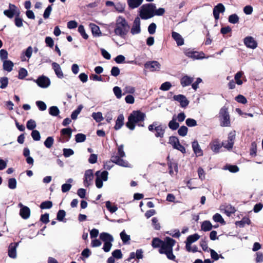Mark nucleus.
<instances>
[{
    "mask_svg": "<svg viewBox=\"0 0 263 263\" xmlns=\"http://www.w3.org/2000/svg\"><path fill=\"white\" fill-rule=\"evenodd\" d=\"M165 127H163L162 125H157L155 128L156 131L155 136L157 138H162L164 136L165 133Z\"/></svg>",
    "mask_w": 263,
    "mask_h": 263,
    "instance_id": "nucleus-32",
    "label": "nucleus"
},
{
    "mask_svg": "<svg viewBox=\"0 0 263 263\" xmlns=\"http://www.w3.org/2000/svg\"><path fill=\"white\" fill-rule=\"evenodd\" d=\"M168 127L173 130H175L178 129L179 127V124L177 122V119L175 116H174L168 124Z\"/></svg>",
    "mask_w": 263,
    "mask_h": 263,
    "instance_id": "nucleus-31",
    "label": "nucleus"
},
{
    "mask_svg": "<svg viewBox=\"0 0 263 263\" xmlns=\"http://www.w3.org/2000/svg\"><path fill=\"white\" fill-rule=\"evenodd\" d=\"M4 14L9 18H12L14 15L19 16L20 11L19 9L14 5L9 4V9L4 11Z\"/></svg>",
    "mask_w": 263,
    "mask_h": 263,
    "instance_id": "nucleus-9",
    "label": "nucleus"
},
{
    "mask_svg": "<svg viewBox=\"0 0 263 263\" xmlns=\"http://www.w3.org/2000/svg\"><path fill=\"white\" fill-rule=\"evenodd\" d=\"M169 143L171 144L174 148L176 149L182 153H185V147L180 144L178 139L175 136H171L169 138Z\"/></svg>",
    "mask_w": 263,
    "mask_h": 263,
    "instance_id": "nucleus-11",
    "label": "nucleus"
},
{
    "mask_svg": "<svg viewBox=\"0 0 263 263\" xmlns=\"http://www.w3.org/2000/svg\"><path fill=\"white\" fill-rule=\"evenodd\" d=\"M8 57V53L5 49H1L0 50V59L3 62L7 60Z\"/></svg>",
    "mask_w": 263,
    "mask_h": 263,
    "instance_id": "nucleus-54",
    "label": "nucleus"
},
{
    "mask_svg": "<svg viewBox=\"0 0 263 263\" xmlns=\"http://www.w3.org/2000/svg\"><path fill=\"white\" fill-rule=\"evenodd\" d=\"M75 139L78 143L83 142L86 140V136L83 134H78L76 135Z\"/></svg>",
    "mask_w": 263,
    "mask_h": 263,
    "instance_id": "nucleus-57",
    "label": "nucleus"
},
{
    "mask_svg": "<svg viewBox=\"0 0 263 263\" xmlns=\"http://www.w3.org/2000/svg\"><path fill=\"white\" fill-rule=\"evenodd\" d=\"M192 146L194 153L197 156H200L203 155L202 151L201 150L197 141H194L192 142Z\"/></svg>",
    "mask_w": 263,
    "mask_h": 263,
    "instance_id": "nucleus-24",
    "label": "nucleus"
},
{
    "mask_svg": "<svg viewBox=\"0 0 263 263\" xmlns=\"http://www.w3.org/2000/svg\"><path fill=\"white\" fill-rule=\"evenodd\" d=\"M225 11V7L221 3H219L213 9V15L216 20L219 18V13H223Z\"/></svg>",
    "mask_w": 263,
    "mask_h": 263,
    "instance_id": "nucleus-17",
    "label": "nucleus"
},
{
    "mask_svg": "<svg viewBox=\"0 0 263 263\" xmlns=\"http://www.w3.org/2000/svg\"><path fill=\"white\" fill-rule=\"evenodd\" d=\"M35 81L38 86L42 88H47L50 84V79L44 76L39 77Z\"/></svg>",
    "mask_w": 263,
    "mask_h": 263,
    "instance_id": "nucleus-13",
    "label": "nucleus"
},
{
    "mask_svg": "<svg viewBox=\"0 0 263 263\" xmlns=\"http://www.w3.org/2000/svg\"><path fill=\"white\" fill-rule=\"evenodd\" d=\"M91 116L97 122H100L104 119L102 114L101 112H93Z\"/></svg>",
    "mask_w": 263,
    "mask_h": 263,
    "instance_id": "nucleus-37",
    "label": "nucleus"
},
{
    "mask_svg": "<svg viewBox=\"0 0 263 263\" xmlns=\"http://www.w3.org/2000/svg\"><path fill=\"white\" fill-rule=\"evenodd\" d=\"M162 242H163V241L161 240V239H160L159 238H154L153 239L152 245L155 248H159V247L160 248Z\"/></svg>",
    "mask_w": 263,
    "mask_h": 263,
    "instance_id": "nucleus-41",
    "label": "nucleus"
},
{
    "mask_svg": "<svg viewBox=\"0 0 263 263\" xmlns=\"http://www.w3.org/2000/svg\"><path fill=\"white\" fill-rule=\"evenodd\" d=\"M36 126L35 121L30 119L27 122L26 127L29 130H33Z\"/></svg>",
    "mask_w": 263,
    "mask_h": 263,
    "instance_id": "nucleus-48",
    "label": "nucleus"
},
{
    "mask_svg": "<svg viewBox=\"0 0 263 263\" xmlns=\"http://www.w3.org/2000/svg\"><path fill=\"white\" fill-rule=\"evenodd\" d=\"M89 26L94 36L98 37L101 35L102 33L99 26L93 23H90Z\"/></svg>",
    "mask_w": 263,
    "mask_h": 263,
    "instance_id": "nucleus-25",
    "label": "nucleus"
},
{
    "mask_svg": "<svg viewBox=\"0 0 263 263\" xmlns=\"http://www.w3.org/2000/svg\"><path fill=\"white\" fill-rule=\"evenodd\" d=\"M16 180L15 178H10L8 180V187L9 189L14 190L16 187Z\"/></svg>",
    "mask_w": 263,
    "mask_h": 263,
    "instance_id": "nucleus-52",
    "label": "nucleus"
},
{
    "mask_svg": "<svg viewBox=\"0 0 263 263\" xmlns=\"http://www.w3.org/2000/svg\"><path fill=\"white\" fill-rule=\"evenodd\" d=\"M220 125L223 127H228L230 125V117L227 108L223 107L221 108L219 112Z\"/></svg>",
    "mask_w": 263,
    "mask_h": 263,
    "instance_id": "nucleus-7",
    "label": "nucleus"
},
{
    "mask_svg": "<svg viewBox=\"0 0 263 263\" xmlns=\"http://www.w3.org/2000/svg\"><path fill=\"white\" fill-rule=\"evenodd\" d=\"M65 215L66 212L65 211L63 210H60L57 213V219L60 221H62L63 220Z\"/></svg>",
    "mask_w": 263,
    "mask_h": 263,
    "instance_id": "nucleus-61",
    "label": "nucleus"
},
{
    "mask_svg": "<svg viewBox=\"0 0 263 263\" xmlns=\"http://www.w3.org/2000/svg\"><path fill=\"white\" fill-rule=\"evenodd\" d=\"M213 226L210 221H204L201 224V230L204 232L209 231L212 229Z\"/></svg>",
    "mask_w": 263,
    "mask_h": 263,
    "instance_id": "nucleus-36",
    "label": "nucleus"
},
{
    "mask_svg": "<svg viewBox=\"0 0 263 263\" xmlns=\"http://www.w3.org/2000/svg\"><path fill=\"white\" fill-rule=\"evenodd\" d=\"M184 53L187 57L193 59H201L204 58L203 55L204 54L203 52H198L188 49L184 51Z\"/></svg>",
    "mask_w": 263,
    "mask_h": 263,
    "instance_id": "nucleus-15",
    "label": "nucleus"
},
{
    "mask_svg": "<svg viewBox=\"0 0 263 263\" xmlns=\"http://www.w3.org/2000/svg\"><path fill=\"white\" fill-rule=\"evenodd\" d=\"M251 223L250 219L247 217H243L240 221H238L235 222V224L241 228L244 227L245 224L249 225Z\"/></svg>",
    "mask_w": 263,
    "mask_h": 263,
    "instance_id": "nucleus-34",
    "label": "nucleus"
},
{
    "mask_svg": "<svg viewBox=\"0 0 263 263\" xmlns=\"http://www.w3.org/2000/svg\"><path fill=\"white\" fill-rule=\"evenodd\" d=\"M243 72L239 71L237 72L235 75V80L236 81V84L239 85H241L243 83L242 80H240L241 78L243 75Z\"/></svg>",
    "mask_w": 263,
    "mask_h": 263,
    "instance_id": "nucleus-44",
    "label": "nucleus"
},
{
    "mask_svg": "<svg viewBox=\"0 0 263 263\" xmlns=\"http://www.w3.org/2000/svg\"><path fill=\"white\" fill-rule=\"evenodd\" d=\"M200 236L197 233L190 235L187 237L185 242V248L188 252H192L195 253L198 251V248L196 246H195L193 249H191V245L198 240Z\"/></svg>",
    "mask_w": 263,
    "mask_h": 263,
    "instance_id": "nucleus-8",
    "label": "nucleus"
},
{
    "mask_svg": "<svg viewBox=\"0 0 263 263\" xmlns=\"http://www.w3.org/2000/svg\"><path fill=\"white\" fill-rule=\"evenodd\" d=\"M28 72L26 69L21 68L18 71V78L23 79L27 76Z\"/></svg>",
    "mask_w": 263,
    "mask_h": 263,
    "instance_id": "nucleus-60",
    "label": "nucleus"
},
{
    "mask_svg": "<svg viewBox=\"0 0 263 263\" xmlns=\"http://www.w3.org/2000/svg\"><path fill=\"white\" fill-rule=\"evenodd\" d=\"M33 49L31 46H29L26 51L22 53L21 55L22 61H26L31 57Z\"/></svg>",
    "mask_w": 263,
    "mask_h": 263,
    "instance_id": "nucleus-21",
    "label": "nucleus"
},
{
    "mask_svg": "<svg viewBox=\"0 0 263 263\" xmlns=\"http://www.w3.org/2000/svg\"><path fill=\"white\" fill-rule=\"evenodd\" d=\"M20 214L21 216L25 219H28L30 215V210L29 208L27 206H23L20 211Z\"/></svg>",
    "mask_w": 263,
    "mask_h": 263,
    "instance_id": "nucleus-27",
    "label": "nucleus"
},
{
    "mask_svg": "<svg viewBox=\"0 0 263 263\" xmlns=\"http://www.w3.org/2000/svg\"><path fill=\"white\" fill-rule=\"evenodd\" d=\"M52 206V203L50 201H46L43 202L40 205V208L42 209H50Z\"/></svg>",
    "mask_w": 263,
    "mask_h": 263,
    "instance_id": "nucleus-51",
    "label": "nucleus"
},
{
    "mask_svg": "<svg viewBox=\"0 0 263 263\" xmlns=\"http://www.w3.org/2000/svg\"><path fill=\"white\" fill-rule=\"evenodd\" d=\"M31 135L32 138L35 141H39L41 139L40 132L37 130H32Z\"/></svg>",
    "mask_w": 263,
    "mask_h": 263,
    "instance_id": "nucleus-58",
    "label": "nucleus"
},
{
    "mask_svg": "<svg viewBox=\"0 0 263 263\" xmlns=\"http://www.w3.org/2000/svg\"><path fill=\"white\" fill-rule=\"evenodd\" d=\"M152 221L154 228L156 230H159L161 228V226L160 224L158 222V218L157 217H153Z\"/></svg>",
    "mask_w": 263,
    "mask_h": 263,
    "instance_id": "nucleus-55",
    "label": "nucleus"
},
{
    "mask_svg": "<svg viewBox=\"0 0 263 263\" xmlns=\"http://www.w3.org/2000/svg\"><path fill=\"white\" fill-rule=\"evenodd\" d=\"M244 44L248 47L251 49H255L257 46V43L252 36H247L244 39Z\"/></svg>",
    "mask_w": 263,
    "mask_h": 263,
    "instance_id": "nucleus-18",
    "label": "nucleus"
},
{
    "mask_svg": "<svg viewBox=\"0 0 263 263\" xmlns=\"http://www.w3.org/2000/svg\"><path fill=\"white\" fill-rule=\"evenodd\" d=\"M173 99L174 100L179 102L182 107H185L189 104V101L187 100L186 97L183 95H175L173 97Z\"/></svg>",
    "mask_w": 263,
    "mask_h": 263,
    "instance_id": "nucleus-16",
    "label": "nucleus"
},
{
    "mask_svg": "<svg viewBox=\"0 0 263 263\" xmlns=\"http://www.w3.org/2000/svg\"><path fill=\"white\" fill-rule=\"evenodd\" d=\"M36 105L39 109L41 111H44L47 108V106L45 102L42 101H37L36 102Z\"/></svg>",
    "mask_w": 263,
    "mask_h": 263,
    "instance_id": "nucleus-59",
    "label": "nucleus"
},
{
    "mask_svg": "<svg viewBox=\"0 0 263 263\" xmlns=\"http://www.w3.org/2000/svg\"><path fill=\"white\" fill-rule=\"evenodd\" d=\"M52 65L57 77L59 78H62L63 77V73L60 65L55 62H53Z\"/></svg>",
    "mask_w": 263,
    "mask_h": 263,
    "instance_id": "nucleus-26",
    "label": "nucleus"
},
{
    "mask_svg": "<svg viewBox=\"0 0 263 263\" xmlns=\"http://www.w3.org/2000/svg\"><path fill=\"white\" fill-rule=\"evenodd\" d=\"M176 241L174 239L169 237H166L164 240L163 241L161 248L159 250V252L162 254L167 251L173 250V247Z\"/></svg>",
    "mask_w": 263,
    "mask_h": 263,
    "instance_id": "nucleus-6",
    "label": "nucleus"
},
{
    "mask_svg": "<svg viewBox=\"0 0 263 263\" xmlns=\"http://www.w3.org/2000/svg\"><path fill=\"white\" fill-rule=\"evenodd\" d=\"M143 0H127V4L131 9L138 8L142 3Z\"/></svg>",
    "mask_w": 263,
    "mask_h": 263,
    "instance_id": "nucleus-33",
    "label": "nucleus"
},
{
    "mask_svg": "<svg viewBox=\"0 0 263 263\" xmlns=\"http://www.w3.org/2000/svg\"><path fill=\"white\" fill-rule=\"evenodd\" d=\"M83 107V106L82 105H80L78 108L72 112L71 115L72 119L76 120L77 118L78 115L81 111Z\"/></svg>",
    "mask_w": 263,
    "mask_h": 263,
    "instance_id": "nucleus-39",
    "label": "nucleus"
},
{
    "mask_svg": "<svg viewBox=\"0 0 263 263\" xmlns=\"http://www.w3.org/2000/svg\"><path fill=\"white\" fill-rule=\"evenodd\" d=\"M49 113L52 116H57L60 114V110L57 106H53L49 108Z\"/></svg>",
    "mask_w": 263,
    "mask_h": 263,
    "instance_id": "nucleus-38",
    "label": "nucleus"
},
{
    "mask_svg": "<svg viewBox=\"0 0 263 263\" xmlns=\"http://www.w3.org/2000/svg\"><path fill=\"white\" fill-rule=\"evenodd\" d=\"M156 7L154 4H146L141 7L139 10V16L143 20H147L155 15Z\"/></svg>",
    "mask_w": 263,
    "mask_h": 263,
    "instance_id": "nucleus-3",
    "label": "nucleus"
},
{
    "mask_svg": "<svg viewBox=\"0 0 263 263\" xmlns=\"http://www.w3.org/2000/svg\"><path fill=\"white\" fill-rule=\"evenodd\" d=\"M130 26L128 21L123 16H118L115 22L114 33L115 35L125 39L128 32Z\"/></svg>",
    "mask_w": 263,
    "mask_h": 263,
    "instance_id": "nucleus-1",
    "label": "nucleus"
},
{
    "mask_svg": "<svg viewBox=\"0 0 263 263\" xmlns=\"http://www.w3.org/2000/svg\"><path fill=\"white\" fill-rule=\"evenodd\" d=\"M144 67L151 71H158L160 69L161 65L158 62L153 61L146 62L144 65Z\"/></svg>",
    "mask_w": 263,
    "mask_h": 263,
    "instance_id": "nucleus-14",
    "label": "nucleus"
},
{
    "mask_svg": "<svg viewBox=\"0 0 263 263\" xmlns=\"http://www.w3.org/2000/svg\"><path fill=\"white\" fill-rule=\"evenodd\" d=\"M3 67L4 70L10 72L12 70L14 66L13 63L10 60H6L3 62Z\"/></svg>",
    "mask_w": 263,
    "mask_h": 263,
    "instance_id": "nucleus-30",
    "label": "nucleus"
},
{
    "mask_svg": "<svg viewBox=\"0 0 263 263\" xmlns=\"http://www.w3.org/2000/svg\"><path fill=\"white\" fill-rule=\"evenodd\" d=\"M172 36L176 41L178 46H182L184 44V40L179 33L173 31Z\"/></svg>",
    "mask_w": 263,
    "mask_h": 263,
    "instance_id": "nucleus-23",
    "label": "nucleus"
},
{
    "mask_svg": "<svg viewBox=\"0 0 263 263\" xmlns=\"http://www.w3.org/2000/svg\"><path fill=\"white\" fill-rule=\"evenodd\" d=\"M193 78L185 76L181 78L180 83L183 87H185L190 85L193 82Z\"/></svg>",
    "mask_w": 263,
    "mask_h": 263,
    "instance_id": "nucleus-29",
    "label": "nucleus"
},
{
    "mask_svg": "<svg viewBox=\"0 0 263 263\" xmlns=\"http://www.w3.org/2000/svg\"><path fill=\"white\" fill-rule=\"evenodd\" d=\"M61 133L62 135H67L70 138L71 136L72 130L70 128H63Z\"/></svg>",
    "mask_w": 263,
    "mask_h": 263,
    "instance_id": "nucleus-62",
    "label": "nucleus"
},
{
    "mask_svg": "<svg viewBox=\"0 0 263 263\" xmlns=\"http://www.w3.org/2000/svg\"><path fill=\"white\" fill-rule=\"evenodd\" d=\"M93 177V173L91 170H88L85 172V179L84 180L85 186H88L90 184V182L92 180Z\"/></svg>",
    "mask_w": 263,
    "mask_h": 263,
    "instance_id": "nucleus-22",
    "label": "nucleus"
},
{
    "mask_svg": "<svg viewBox=\"0 0 263 263\" xmlns=\"http://www.w3.org/2000/svg\"><path fill=\"white\" fill-rule=\"evenodd\" d=\"M213 219L215 222H219L223 224L225 223L224 219L222 217L221 215L218 213H216L213 216Z\"/></svg>",
    "mask_w": 263,
    "mask_h": 263,
    "instance_id": "nucleus-43",
    "label": "nucleus"
},
{
    "mask_svg": "<svg viewBox=\"0 0 263 263\" xmlns=\"http://www.w3.org/2000/svg\"><path fill=\"white\" fill-rule=\"evenodd\" d=\"M113 92L117 99H119L122 97V90L120 87L118 86L114 87L113 88Z\"/></svg>",
    "mask_w": 263,
    "mask_h": 263,
    "instance_id": "nucleus-42",
    "label": "nucleus"
},
{
    "mask_svg": "<svg viewBox=\"0 0 263 263\" xmlns=\"http://www.w3.org/2000/svg\"><path fill=\"white\" fill-rule=\"evenodd\" d=\"M235 139V134L233 133H230L228 135V140L222 142V146L229 151L232 149Z\"/></svg>",
    "mask_w": 263,
    "mask_h": 263,
    "instance_id": "nucleus-12",
    "label": "nucleus"
},
{
    "mask_svg": "<svg viewBox=\"0 0 263 263\" xmlns=\"http://www.w3.org/2000/svg\"><path fill=\"white\" fill-rule=\"evenodd\" d=\"M18 245V242L11 243L9 247L8 255L12 258L16 257V248Z\"/></svg>",
    "mask_w": 263,
    "mask_h": 263,
    "instance_id": "nucleus-20",
    "label": "nucleus"
},
{
    "mask_svg": "<svg viewBox=\"0 0 263 263\" xmlns=\"http://www.w3.org/2000/svg\"><path fill=\"white\" fill-rule=\"evenodd\" d=\"M239 17L236 14H233L229 16V22L232 24H236L239 21Z\"/></svg>",
    "mask_w": 263,
    "mask_h": 263,
    "instance_id": "nucleus-45",
    "label": "nucleus"
},
{
    "mask_svg": "<svg viewBox=\"0 0 263 263\" xmlns=\"http://www.w3.org/2000/svg\"><path fill=\"white\" fill-rule=\"evenodd\" d=\"M188 128L185 126H181L178 130V134L182 137H184L187 135Z\"/></svg>",
    "mask_w": 263,
    "mask_h": 263,
    "instance_id": "nucleus-47",
    "label": "nucleus"
},
{
    "mask_svg": "<svg viewBox=\"0 0 263 263\" xmlns=\"http://www.w3.org/2000/svg\"><path fill=\"white\" fill-rule=\"evenodd\" d=\"M78 31L84 39H87L88 35L85 32L84 27L83 25H81L78 27Z\"/></svg>",
    "mask_w": 263,
    "mask_h": 263,
    "instance_id": "nucleus-50",
    "label": "nucleus"
},
{
    "mask_svg": "<svg viewBox=\"0 0 263 263\" xmlns=\"http://www.w3.org/2000/svg\"><path fill=\"white\" fill-rule=\"evenodd\" d=\"M108 175V173L106 171H104L103 172L98 171L96 173V177L98 178H101V179L103 180L104 181H106L107 180Z\"/></svg>",
    "mask_w": 263,
    "mask_h": 263,
    "instance_id": "nucleus-35",
    "label": "nucleus"
},
{
    "mask_svg": "<svg viewBox=\"0 0 263 263\" xmlns=\"http://www.w3.org/2000/svg\"><path fill=\"white\" fill-rule=\"evenodd\" d=\"M124 117L122 114L118 116L116 121V124L114 127L116 130L120 129L124 124Z\"/></svg>",
    "mask_w": 263,
    "mask_h": 263,
    "instance_id": "nucleus-28",
    "label": "nucleus"
},
{
    "mask_svg": "<svg viewBox=\"0 0 263 263\" xmlns=\"http://www.w3.org/2000/svg\"><path fill=\"white\" fill-rule=\"evenodd\" d=\"M145 115L143 112L137 110L134 111L129 116L128 122L126 123V126L130 130H134L135 127V124L144 121Z\"/></svg>",
    "mask_w": 263,
    "mask_h": 263,
    "instance_id": "nucleus-2",
    "label": "nucleus"
},
{
    "mask_svg": "<svg viewBox=\"0 0 263 263\" xmlns=\"http://www.w3.org/2000/svg\"><path fill=\"white\" fill-rule=\"evenodd\" d=\"M106 206L107 210L111 213L115 212L118 210L116 205L111 206V202L109 201L106 202Z\"/></svg>",
    "mask_w": 263,
    "mask_h": 263,
    "instance_id": "nucleus-46",
    "label": "nucleus"
},
{
    "mask_svg": "<svg viewBox=\"0 0 263 263\" xmlns=\"http://www.w3.org/2000/svg\"><path fill=\"white\" fill-rule=\"evenodd\" d=\"M172 87V84L170 82H165L162 83L160 87V89L163 91L168 90Z\"/></svg>",
    "mask_w": 263,
    "mask_h": 263,
    "instance_id": "nucleus-56",
    "label": "nucleus"
},
{
    "mask_svg": "<svg viewBox=\"0 0 263 263\" xmlns=\"http://www.w3.org/2000/svg\"><path fill=\"white\" fill-rule=\"evenodd\" d=\"M74 152L71 148H64L63 149V155L65 157H69L70 156L73 155Z\"/></svg>",
    "mask_w": 263,
    "mask_h": 263,
    "instance_id": "nucleus-64",
    "label": "nucleus"
},
{
    "mask_svg": "<svg viewBox=\"0 0 263 263\" xmlns=\"http://www.w3.org/2000/svg\"><path fill=\"white\" fill-rule=\"evenodd\" d=\"M54 143V139L52 137H48L46 140L44 141L45 146L48 148H50L53 145Z\"/></svg>",
    "mask_w": 263,
    "mask_h": 263,
    "instance_id": "nucleus-40",
    "label": "nucleus"
},
{
    "mask_svg": "<svg viewBox=\"0 0 263 263\" xmlns=\"http://www.w3.org/2000/svg\"><path fill=\"white\" fill-rule=\"evenodd\" d=\"M129 30L130 33L133 35L140 33L141 31V21L139 17H136L135 18Z\"/></svg>",
    "mask_w": 263,
    "mask_h": 263,
    "instance_id": "nucleus-10",
    "label": "nucleus"
},
{
    "mask_svg": "<svg viewBox=\"0 0 263 263\" xmlns=\"http://www.w3.org/2000/svg\"><path fill=\"white\" fill-rule=\"evenodd\" d=\"M123 91L124 92L123 95H124L126 93H134L135 92V87L131 86H126L123 88Z\"/></svg>",
    "mask_w": 263,
    "mask_h": 263,
    "instance_id": "nucleus-49",
    "label": "nucleus"
},
{
    "mask_svg": "<svg viewBox=\"0 0 263 263\" xmlns=\"http://www.w3.org/2000/svg\"><path fill=\"white\" fill-rule=\"evenodd\" d=\"M0 88L4 89L7 87L8 84V79L7 77H3L0 79Z\"/></svg>",
    "mask_w": 263,
    "mask_h": 263,
    "instance_id": "nucleus-53",
    "label": "nucleus"
},
{
    "mask_svg": "<svg viewBox=\"0 0 263 263\" xmlns=\"http://www.w3.org/2000/svg\"><path fill=\"white\" fill-rule=\"evenodd\" d=\"M125 157V153L123 150V145H120L118 148V155L112 156L111 161L112 162L123 167H129L128 162L123 159Z\"/></svg>",
    "mask_w": 263,
    "mask_h": 263,
    "instance_id": "nucleus-4",
    "label": "nucleus"
},
{
    "mask_svg": "<svg viewBox=\"0 0 263 263\" xmlns=\"http://www.w3.org/2000/svg\"><path fill=\"white\" fill-rule=\"evenodd\" d=\"M100 238L104 242L103 247L104 251L109 252L112 247V242L114 241L113 237L107 233L103 232L100 234Z\"/></svg>",
    "mask_w": 263,
    "mask_h": 263,
    "instance_id": "nucleus-5",
    "label": "nucleus"
},
{
    "mask_svg": "<svg viewBox=\"0 0 263 263\" xmlns=\"http://www.w3.org/2000/svg\"><path fill=\"white\" fill-rule=\"evenodd\" d=\"M120 237H121V238L122 241L124 243H126L130 239L129 235L126 234L124 231H123L120 233Z\"/></svg>",
    "mask_w": 263,
    "mask_h": 263,
    "instance_id": "nucleus-63",
    "label": "nucleus"
},
{
    "mask_svg": "<svg viewBox=\"0 0 263 263\" xmlns=\"http://www.w3.org/2000/svg\"><path fill=\"white\" fill-rule=\"evenodd\" d=\"M210 146L212 151L215 153H218L220 148L223 146L218 139H215L211 142Z\"/></svg>",
    "mask_w": 263,
    "mask_h": 263,
    "instance_id": "nucleus-19",
    "label": "nucleus"
}]
</instances>
